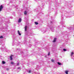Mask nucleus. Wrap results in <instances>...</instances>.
Wrapping results in <instances>:
<instances>
[{
    "label": "nucleus",
    "instance_id": "nucleus-1",
    "mask_svg": "<svg viewBox=\"0 0 74 74\" xmlns=\"http://www.w3.org/2000/svg\"><path fill=\"white\" fill-rule=\"evenodd\" d=\"M68 29H69L68 30H69V32H72V30H74V27H73L71 26V27H68Z\"/></svg>",
    "mask_w": 74,
    "mask_h": 74
},
{
    "label": "nucleus",
    "instance_id": "nucleus-2",
    "mask_svg": "<svg viewBox=\"0 0 74 74\" xmlns=\"http://www.w3.org/2000/svg\"><path fill=\"white\" fill-rule=\"evenodd\" d=\"M50 29L51 30L52 32H54V31L55 30V29H54V27L53 26H51L50 28Z\"/></svg>",
    "mask_w": 74,
    "mask_h": 74
},
{
    "label": "nucleus",
    "instance_id": "nucleus-3",
    "mask_svg": "<svg viewBox=\"0 0 74 74\" xmlns=\"http://www.w3.org/2000/svg\"><path fill=\"white\" fill-rule=\"evenodd\" d=\"M5 47H4V46H2V51H5Z\"/></svg>",
    "mask_w": 74,
    "mask_h": 74
},
{
    "label": "nucleus",
    "instance_id": "nucleus-4",
    "mask_svg": "<svg viewBox=\"0 0 74 74\" xmlns=\"http://www.w3.org/2000/svg\"><path fill=\"white\" fill-rule=\"evenodd\" d=\"M53 23V21H51L49 24V25H52Z\"/></svg>",
    "mask_w": 74,
    "mask_h": 74
},
{
    "label": "nucleus",
    "instance_id": "nucleus-5",
    "mask_svg": "<svg viewBox=\"0 0 74 74\" xmlns=\"http://www.w3.org/2000/svg\"><path fill=\"white\" fill-rule=\"evenodd\" d=\"M3 7L2 5H1L0 7V11H2V9H3Z\"/></svg>",
    "mask_w": 74,
    "mask_h": 74
},
{
    "label": "nucleus",
    "instance_id": "nucleus-6",
    "mask_svg": "<svg viewBox=\"0 0 74 74\" xmlns=\"http://www.w3.org/2000/svg\"><path fill=\"white\" fill-rule=\"evenodd\" d=\"M42 32L43 33H44L45 32H46L45 30L44 29H42Z\"/></svg>",
    "mask_w": 74,
    "mask_h": 74
},
{
    "label": "nucleus",
    "instance_id": "nucleus-7",
    "mask_svg": "<svg viewBox=\"0 0 74 74\" xmlns=\"http://www.w3.org/2000/svg\"><path fill=\"white\" fill-rule=\"evenodd\" d=\"M60 23L62 24V25H64V23L63 21H61L60 22Z\"/></svg>",
    "mask_w": 74,
    "mask_h": 74
},
{
    "label": "nucleus",
    "instance_id": "nucleus-8",
    "mask_svg": "<svg viewBox=\"0 0 74 74\" xmlns=\"http://www.w3.org/2000/svg\"><path fill=\"white\" fill-rule=\"evenodd\" d=\"M18 33L19 36H21V34L20 33V32L19 30L18 31Z\"/></svg>",
    "mask_w": 74,
    "mask_h": 74
},
{
    "label": "nucleus",
    "instance_id": "nucleus-9",
    "mask_svg": "<svg viewBox=\"0 0 74 74\" xmlns=\"http://www.w3.org/2000/svg\"><path fill=\"white\" fill-rule=\"evenodd\" d=\"M25 31H26L27 29V26H26L25 27Z\"/></svg>",
    "mask_w": 74,
    "mask_h": 74
},
{
    "label": "nucleus",
    "instance_id": "nucleus-10",
    "mask_svg": "<svg viewBox=\"0 0 74 74\" xmlns=\"http://www.w3.org/2000/svg\"><path fill=\"white\" fill-rule=\"evenodd\" d=\"M12 56H13V55H12L10 57V60H12V59H13L12 58Z\"/></svg>",
    "mask_w": 74,
    "mask_h": 74
},
{
    "label": "nucleus",
    "instance_id": "nucleus-11",
    "mask_svg": "<svg viewBox=\"0 0 74 74\" xmlns=\"http://www.w3.org/2000/svg\"><path fill=\"white\" fill-rule=\"evenodd\" d=\"M21 22V18H20L18 21V23H19V22Z\"/></svg>",
    "mask_w": 74,
    "mask_h": 74
},
{
    "label": "nucleus",
    "instance_id": "nucleus-12",
    "mask_svg": "<svg viewBox=\"0 0 74 74\" xmlns=\"http://www.w3.org/2000/svg\"><path fill=\"white\" fill-rule=\"evenodd\" d=\"M56 38H55L54 39V40L53 41V42H56Z\"/></svg>",
    "mask_w": 74,
    "mask_h": 74
},
{
    "label": "nucleus",
    "instance_id": "nucleus-13",
    "mask_svg": "<svg viewBox=\"0 0 74 74\" xmlns=\"http://www.w3.org/2000/svg\"><path fill=\"white\" fill-rule=\"evenodd\" d=\"M66 27V25L64 24H62V27Z\"/></svg>",
    "mask_w": 74,
    "mask_h": 74
},
{
    "label": "nucleus",
    "instance_id": "nucleus-14",
    "mask_svg": "<svg viewBox=\"0 0 74 74\" xmlns=\"http://www.w3.org/2000/svg\"><path fill=\"white\" fill-rule=\"evenodd\" d=\"M65 73L66 74H68V73H69V71H65Z\"/></svg>",
    "mask_w": 74,
    "mask_h": 74
},
{
    "label": "nucleus",
    "instance_id": "nucleus-15",
    "mask_svg": "<svg viewBox=\"0 0 74 74\" xmlns=\"http://www.w3.org/2000/svg\"><path fill=\"white\" fill-rule=\"evenodd\" d=\"M35 25H38V23L37 22H35Z\"/></svg>",
    "mask_w": 74,
    "mask_h": 74
},
{
    "label": "nucleus",
    "instance_id": "nucleus-16",
    "mask_svg": "<svg viewBox=\"0 0 74 74\" xmlns=\"http://www.w3.org/2000/svg\"><path fill=\"white\" fill-rule=\"evenodd\" d=\"M24 14L25 15H26V14H27V11H25L24 12Z\"/></svg>",
    "mask_w": 74,
    "mask_h": 74
},
{
    "label": "nucleus",
    "instance_id": "nucleus-17",
    "mask_svg": "<svg viewBox=\"0 0 74 74\" xmlns=\"http://www.w3.org/2000/svg\"><path fill=\"white\" fill-rule=\"evenodd\" d=\"M58 65H61V64H61V63H60L59 62H58Z\"/></svg>",
    "mask_w": 74,
    "mask_h": 74
},
{
    "label": "nucleus",
    "instance_id": "nucleus-18",
    "mask_svg": "<svg viewBox=\"0 0 74 74\" xmlns=\"http://www.w3.org/2000/svg\"><path fill=\"white\" fill-rule=\"evenodd\" d=\"M2 63V64H5V62L3 61Z\"/></svg>",
    "mask_w": 74,
    "mask_h": 74
},
{
    "label": "nucleus",
    "instance_id": "nucleus-19",
    "mask_svg": "<svg viewBox=\"0 0 74 74\" xmlns=\"http://www.w3.org/2000/svg\"><path fill=\"white\" fill-rule=\"evenodd\" d=\"M17 70H21V68H20V67L18 68Z\"/></svg>",
    "mask_w": 74,
    "mask_h": 74
},
{
    "label": "nucleus",
    "instance_id": "nucleus-20",
    "mask_svg": "<svg viewBox=\"0 0 74 74\" xmlns=\"http://www.w3.org/2000/svg\"><path fill=\"white\" fill-rule=\"evenodd\" d=\"M28 73H32V71L29 70L28 71Z\"/></svg>",
    "mask_w": 74,
    "mask_h": 74
},
{
    "label": "nucleus",
    "instance_id": "nucleus-21",
    "mask_svg": "<svg viewBox=\"0 0 74 74\" xmlns=\"http://www.w3.org/2000/svg\"><path fill=\"white\" fill-rule=\"evenodd\" d=\"M73 54H74V53L73 52H72V53L71 54V56H72L73 55Z\"/></svg>",
    "mask_w": 74,
    "mask_h": 74
},
{
    "label": "nucleus",
    "instance_id": "nucleus-22",
    "mask_svg": "<svg viewBox=\"0 0 74 74\" xmlns=\"http://www.w3.org/2000/svg\"><path fill=\"white\" fill-rule=\"evenodd\" d=\"M23 56H24V57H26V55H25V54H23Z\"/></svg>",
    "mask_w": 74,
    "mask_h": 74
},
{
    "label": "nucleus",
    "instance_id": "nucleus-23",
    "mask_svg": "<svg viewBox=\"0 0 74 74\" xmlns=\"http://www.w3.org/2000/svg\"><path fill=\"white\" fill-rule=\"evenodd\" d=\"M3 38V36H1L0 37V38Z\"/></svg>",
    "mask_w": 74,
    "mask_h": 74
},
{
    "label": "nucleus",
    "instance_id": "nucleus-24",
    "mask_svg": "<svg viewBox=\"0 0 74 74\" xmlns=\"http://www.w3.org/2000/svg\"><path fill=\"white\" fill-rule=\"evenodd\" d=\"M63 51H66V49H63Z\"/></svg>",
    "mask_w": 74,
    "mask_h": 74
},
{
    "label": "nucleus",
    "instance_id": "nucleus-25",
    "mask_svg": "<svg viewBox=\"0 0 74 74\" xmlns=\"http://www.w3.org/2000/svg\"><path fill=\"white\" fill-rule=\"evenodd\" d=\"M50 55V53L49 52L48 54V56H49V55Z\"/></svg>",
    "mask_w": 74,
    "mask_h": 74
},
{
    "label": "nucleus",
    "instance_id": "nucleus-26",
    "mask_svg": "<svg viewBox=\"0 0 74 74\" xmlns=\"http://www.w3.org/2000/svg\"><path fill=\"white\" fill-rule=\"evenodd\" d=\"M5 51H6V52H9L10 51L8 50L7 49Z\"/></svg>",
    "mask_w": 74,
    "mask_h": 74
},
{
    "label": "nucleus",
    "instance_id": "nucleus-27",
    "mask_svg": "<svg viewBox=\"0 0 74 74\" xmlns=\"http://www.w3.org/2000/svg\"><path fill=\"white\" fill-rule=\"evenodd\" d=\"M51 62H54V60L53 59L51 60Z\"/></svg>",
    "mask_w": 74,
    "mask_h": 74
},
{
    "label": "nucleus",
    "instance_id": "nucleus-28",
    "mask_svg": "<svg viewBox=\"0 0 74 74\" xmlns=\"http://www.w3.org/2000/svg\"><path fill=\"white\" fill-rule=\"evenodd\" d=\"M17 66H19V63H18L17 64Z\"/></svg>",
    "mask_w": 74,
    "mask_h": 74
},
{
    "label": "nucleus",
    "instance_id": "nucleus-29",
    "mask_svg": "<svg viewBox=\"0 0 74 74\" xmlns=\"http://www.w3.org/2000/svg\"><path fill=\"white\" fill-rule=\"evenodd\" d=\"M14 63V62H11V64H13Z\"/></svg>",
    "mask_w": 74,
    "mask_h": 74
},
{
    "label": "nucleus",
    "instance_id": "nucleus-30",
    "mask_svg": "<svg viewBox=\"0 0 74 74\" xmlns=\"http://www.w3.org/2000/svg\"><path fill=\"white\" fill-rule=\"evenodd\" d=\"M18 50H19L20 51V49H19L17 48V51H18Z\"/></svg>",
    "mask_w": 74,
    "mask_h": 74
},
{
    "label": "nucleus",
    "instance_id": "nucleus-31",
    "mask_svg": "<svg viewBox=\"0 0 74 74\" xmlns=\"http://www.w3.org/2000/svg\"><path fill=\"white\" fill-rule=\"evenodd\" d=\"M6 70L7 71H8L9 70V69L7 68Z\"/></svg>",
    "mask_w": 74,
    "mask_h": 74
},
{
    "label": "nucleus",
    "instance_id": "nucleus-32",
    "mask_svg": "<svg viewBox=\"0 0 74 74\" xmlns=\"http://www.w3.org/2000/svg\"><path fill=\"white\" fill-rule=\"evenodd\" d=\"M0 42H1L0 45H1V44H2V42H1V41Z\"/></svg>",
    "mask_w": 74,
    "mask_h": 74
},
{
    "label": "nucleus",
    "instance_id": "nucleus-33",
    "mask_svg": "<svg viewBox=\"0 0 74 74\" xmlns=\"http://www.w3.org/2000/svg\"><path fill=\"white\" fill-rule=\"evenodd\" d=\"M60 27V26H59L58 27Z\"/></svg>",
    "mask_w": 74,
    "mask_h": 74
},
{
    "label": "nucleus",
    "instance_id": "nucleus-34",
    "mask_svg": "<svg viewBox=\"0 0 74 74\" xmlns=\"http://www.w3.org/2000/svg\"><path fill=\"white\" fill-rule=\"evenodd\" d=\"M11 3H12V2H11Z\"/></svg>",
    "mask_w": 74,
    "mask_h": 74
},
{
    "label": "nucleus",
    "instance_id": "nucleus-35",
    "mask_svg": "<svg viewBox=\"0 0 74 74\" xmlns=\"http://www.w3.org/2000/svg\"><path fill=\"white\" fill-rule=\"evenodd\" d=\"M12 45H14L12 44Z\"/></svg>",
    "mask_w": 74,
    "mask_h": 74
},
{
    "label": "nucleus",
    "instance_id": "nucleus-36",
    "mask_svg": "<svg viewBox=\"0 0 74 74\" xmlns=\"http://www.w3.org/2000/svg\"><path fill=\"white\" fill-rule=\"evenodd\" d=\"M45 57H46V56H45Z\"/></svg>",
    "mask_w": 74,
    "mask_h": 74
}]
</instances>
